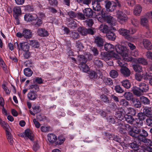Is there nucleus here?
Returning <instances> with one entry per match:
<instances>
[{"label": "nucleus", "mask_w": 152, "mask_h": 152, "mask_svg": "<svg viewBox=\"0 0 152 152\" xmlns=\"http://www.w3.org/2000/svg\"><path fill=\"white\" fill-rule=\"evenodd\" d=\"M67 14L71 18H75L77 16V14L72 11H70L67 12Z\"/></svg>", "instance_id": "obj_62"}, {"label": "nucleus", "mask_w": 152, "mask_h": 152, "mask_svg": "<svg viewBox=\"0 0 152 152\" xmlns=\"http://www.w3.org/2000/svg\"><path fill=\"white\" fill-rule=\"evenodd\" d=\"M124 117L127 123L132 124H135L134 122L136 120H134V118L131 115L125 114Z\"/></svg>", "instance_id": "obj_20"}, {"label": "nucleus", "mask_w": 152, "mask_h": 152, "mask_svg": "<svg viewBox=\"0 0 152 152\" xmlns=\"http://www.w3.org/2000/svg\"><path fill=\"white\" fill-rule=\"evenodd\" d=\"M48 140L51 143H54L57 140V137L54 134H49L48 135Z\"/></svg>", "instance_id": "obj_23"}, {"label": "nucleus", "mask_w": 152, "mask_h": 152, "mask_svg": "<svg viewBox=\"0 0 152 152\" xmlns=\"http://www.w3.org/2000/svg\"><path fill=\"white\" fill-rule=\"evenodd\" d=\"M120 110V112L118 111L115 114V117L118 119L120 120V123L118 125L119 126L118 127V129L121 132L124 133L125 130L124 129V126L123 124V122L121 121V120H122L124 118L123 113L121 112H122L123 109H121Z\"/></svg>", "instance_id": "obj_4"}, {"label": "nucleus", "mask_w": 152, "mask_h": 152, "mask_svg": "<svg viewBox=\"0 0 152 152\" xmlns=\"http://www.w3.org/2000/svg\"><path fill=\"white\" fill-rule=\"evenodd\" d=\"M137 62L140 64L144 65H146L148 64V62L147 60L143 58H140L136 59Z\"/></svg>", "instance_id": "obj_33"}, {"label": "nucleus", "mask_w": 152, "mask_h": 152, "mask_svg": "<svg viewBox=\"0 0 152 152\" xmlns=\"http://www.w3.org/2000/svg\"><path fill=\"white\" fill-rule=\"evenodd\" d=\"M125 98L128 100H132L133 98V95L132 94L129 92H126L124 94Z\"/></svg>", "instance_id": "obj_36"}, {"label": "nucleus", "mask_w": 152, "mask_h": 152, "mask_svg": "<svg viewBox=\"0 0 152 152\" xmlns=\"http://www.w3.org/2000/svg\"><path fill=\"white\" fill-rule=\"evenodd\" d=\"M83 12L84 15L88 17H92L93 15V11L90 8H86L83 10Z\"/></svg>", "instance_id": "obj_22"}, {"label": "nucleus", "mask_w": 152, "mask_h": 152, "mask_svg": "<svg viewBox=\"0 0 152 152\" xmlns=\"http://www.w3.org/2000/svg\"><path fill=\"white\" fill-rule=\"evenodd\" d=\"M143 45L144 47L148 50H151L152 48V45L151 42L147 39H144L142 41Z\"/></svg>", "instance_id": "obj_15"}, {"label": "nucleus", "mask_w": 152, "mask_h": 152, "mask_svg": "<svg viewBox=\"0 0 152 152\" xmlns=\"http://www.w3.org/2000/svg\"><path fill=\"white\" fill-rule=\"evenodd\" d=\"M106 21L107 22L110 24L111 25L114 26L116 24V21L115 18H114L111 16L108 15L105 18L104 21Z\"/></svg>", "instance_id": "obj_11"}, {"label": "nucleus", "mask_w": 152, "mask_h": 152, "mask_svg": "<svg viewBox=\"0 0 152 152\" xmlns=\"http://www.w3.org/2000/svg\"><path fill=\"white\" fill-rule=\"evenodd\" d=\"M95 66L97 68H101L102 67L103 64L102 61L99 59L95 60L94 61Z\"/></svg>", "instance_id": "obj_40"}, {"label": "nucleus", "mask_w": 152, "mask_h": 152, "mask_svg": "<svg viewBox=\"0 0 152 152\" xmlns=\"http://www.w3.org/2000/svg\"><path fill=\"white\" fill-rule=\"evenodd\" d=\"M88 57L87 56L88 54L86 55V57H85L84 56L81 55L78 56L77 58V61L79 63V64H78L80 65L82 64L86 63L87 61V58H86V57H88L89 60L91 59L92 57V55L90 53L88 54Z\"/></svg>", "instance_id": "obj_6"}, {"label": "nucleus", "mask_w": 152, "mask_h": 152, "mask_svg": "<svg viewBox=\"0 0 152 152\" xmlns=\"http://www.w3.org/2000/svg\"><path fill=\"white\" fill-rule=\"evenodd\" d=\"M94 39L95 43L97 46L100 47L103 46L104 40L101 37L98 36L96 37Z\"/></svg>", "instance_id": "obj_12"}, {"label": "nucleus", "mask_w": 152, "mask_h": 152, "mask_svg": "<svg viewBox=\"0 0 152 152\" xmlns=\"http://www.w3.org/2000/svg\"><path fill=\"white\" fill-rule=\"evenodd\" d=\"M146 122L147 125L152 126V115L151 117L146 119Z\"/></svg>", "instance_id": "obj_64"}, {"label": "nucleus", "mask_w": 152, "mask_h": 152, "mask_svg": "<svg viewBox=\"0 0 152 152\" xmlns=\"http://www.w3.org/2000/svg\"><path fill=\"white\" fill-rule=\"evenodd\" d=\"M125 113L126 114H130L134 115L136 113V110L132 107H129L125 110Z\"/></svg>", "instance_id": "obj_31"}, {"label": "nucleus", "mask_w": 152, "mask_h": 152, "mask_svg": "<svg viewBox=\"0 0 152 152\" xmlns=\"http://www.w3.org/2000/svg\"><path fill=\"white\" fill-rule=\"evenodd\" d=\"M132 103L134 106L137 108H139L141 107V104L140 101L137 99L134 98L132 99Z\"/></svg>", "instance_id": "obj_29"}, {"label": "nucleus", "mask_w": 152, "mask_h": 152, "mask_svg": "<svg viewBox=\"0 0 152 152\" xmlns=\"http://www.w3.org/2000/svg\"><path fill=\"white\" fill-rule=\"evenodd\" d=\"M42 24V21L41 19L35 16V19L32 22V25L35 27L40 26Z\"/></svg>", "instance_id": "obj_21"}, {"label": "nucleus", "mask_w": 152, "mask_h": 152, "mask_svg": "<svg viewBox=\"0 0 152 152\" xmlns=\"http://www.w3.org/2000/svg\"><path fill=\"white\" fill-rule=\"evenodd\" d=\"M139 140L144 142L145 145L148 146H152V141L150 139H146L145 137L140 136L139 137Z\"/></svg>", "instance_id": "obj_13"}, {"label": "nucleus", "mask_w": 152, "mask_h": 152, "mask_svg": "<svg viewBox=\"0 0 152 152\" xmlns=\"http://www.w3.org/2000/svg\"><path fill=\"white\" fill-rule=\"evenodd\" d=\"M100 14L102 16L101 19H99V20L101 22H103L105 20V18H106V17L108 15H107V13L104 9H102L101 12Z\"/></svg>", "instance_id": "obj_26"}, {"label": "nucleus", "mask_w": 152, "mask_h": 152, "mask_svg": "<svg viewBox=\"0 0 152 152\" xmlns=\"http://www.w3.org/2000/svg\"><path fill=\"white\" fill-rule=\"evenodd\" d=\"M115 48L116 52L122 56L124 61H131L133 60L132 57L129 56V50L126 47L120 45H117L115 46Z\"/></svg>", "instance_id": "obj_1"}, {"label": "nucleus", "mask_w": 152, "mask_h": 152, "mask_svg": "<svg viewBox=\"0 0 152 152\" xmlns=\"http://www.w3.org/2000/svg\"><path fill=\"white\" fill-rule=\"evenodd\" d=\"M23 36L26 38H30L31 37V34L30 30L25 29L23 31Z\"/></svg>", "instance_id": "obj_34"}, {"label": "nucleus", "mask_w": 152, "mask_h": 152, "mask_svg": "<svg viewBox=\"0 0 152 152\" xmlns=\"http://www.w3.org/2000/svg\"><path fill=\"white\" fill-rule=\"evenodd\" d=\"M89 76L91 79H95L97 78V75L96 73L94 71H91L89 72Z\"/></svg>", "instance_id": "obj_47"}, {"label": "nucleus", "mask_w": 152, "mask_h": 152, "mask_svg": "<svg viewBox=\"0 0 152 152\" xmlns=\"http://www.w3.org/2000/svg\"><path fill=\"white\" fill-rule=\"evenodd\" d=\"M0 65L2 67L3 70L5 71V72L6 73H7V66L3 60L1 62H0Z\"/></svg>", "instance_id": "obj_61"}, {"label": "nucleus", "mask_w": 152, "mask_h": 152, "mask_svg": "<svg viewBox=\"0 0 152 152\" xmlns=\"http://www.w3.org/2000/svg\"><path fill=\"white\" fill-rule=\"evenodd\" d=\"M80 65V69L84 72H86L89 70L88 66L86 64V63L82 64Z\"/></svg>", "instance_id": "obj_37"}, {"label": "nucleus", "mask_w": 152, "mask_h": 152, "mask_svg": "<svg viewBox=\"0 0 152 152\" xmlns=\"http://www.w3.org/2000/svg\"><path fill=\"white\" fill-rule=\"evenodd\" d=\"M10 129L6 130V134L8 140L10 144L12 145L14 144V142L13 139L12 137L11 134L10 132Z\"/></svg>", "instance_id": "obj_17"}, {"label": "nucleus", "mask_w": 152, "mask_h": 152, "mask_svg": "<svg viewBox=\"0 0 152 152\" xmlns=\"http://www.w3.org/2000/svg\"><path fill=\"white\" fill-rule=\"evenodd\" d=\"M116 17L118 21L121 23L126 22L128 19L127 15L124 14L121 11L118 10L117 12Z\"/></svg>", "instance_id": "obj_5"}, {"label": "nucleus", "mask_w": 152, "mask_h": 152, "mask_svg": "<svg viewBox=\"0 0 152 152\" xmlns=\"http://www.w3.org/2000/svg\"><path fill=\"white\" fill-rule=\"evenodd\" d=\"M50 129V127L49 126H42L41 127V131L43 132H48Z\"/></svg>", "instance_id": "obj_63"}, {"label": "nucleus", "mask_w": 152, "mask_h": 152, "mask_svg": "<svg viewBox=\"0 0 152 152\" xmlns=\"http://www.w3.org/2000/svg\"><path fill=\"white\" fill-rule=\"evenodd\" d=\"M140 129V135L138 136L137 138L139 140V137L140 136H141L142 137H146L148 135V134L147 132L145 130L143 129H141H141Z\"/></svg>", "instance_id": "obj_48"}, {"label": "nucleus", "mask_w": 152, "mask_h": 152, "mask_svg": "<svg viewBox=\"0 0 152 152\" xmlns=\"http://www.w3.org/2000/svg\"><path fill=\"white\" fill-rule=\"evenodd\" d=\"M37 33L38 35L41 37L48 36L49 34L48 31L45 29L39 28L37 30Z\"/></svg>", "instance_id": "obj_19"}, {"label": "nucleus", "mask_w": 152, "mask_h": 152, "mask_svg": "<svg viewBox=\"0 0 152 152\" xmlns=\"http://www.w3.org/2000/svg\"><path fill=\"white\" fill-rule=\"evenodd\" d=\"M100 30L103 33H107L108 32L109 28L107 25L102 24L99 27Z\"/></svg>", "instance_id": "obj_30"}, {"label": "nucleus", "mask_w": 152, "mask_h": 152, "mask_svg": "<svg viewBox=\"0 0 152 152\" xmlns=\"http://www.w3.org/2000/svg\"><path fill=\"white\" fill-rule=\"evenodd\" d=\"M13 12L17 15L20 14L21 11L20 7L19 6L15 7L13 9Z\"/></svg>", "instance_id": "obj_53"}, {"label": "nucleus", "mask_w": 152, "mask_h": 152, "mask_svg": "<svg viewBox=\"0 0 152 152\" xmlns=\"http://www.w3.org/2000/svg\"><path fill=\"white\" fill-rule=\"evenodd\" d=\"M0 125L5 129V131L10 128L8 124L2 121L1 118H0Z\"/></svg>", "instance_id": "obj_41"}, {"label": "nucleus", "mask_w": 152, "mask_h": 152, "mask_svg": "<svg viewBox=\"0 0 152 152\" xmlns=\"http://www.w3.org/2000/svg\"><path fill=\"white\" fill-rule=\"evenodd\" d=\"M133 68L134 70L138 72H141L142 71V67L138 65L135 64L133 66Z\"/></svg>", "instance_id": "obj_49"}, {"label": "nucleus", "mask_w": 152, "mask_h": 152, "mask_svg": "<svg viewBox=\"0 0 152 152\" xmlns=\"http://www.w3.org/2000/svg\"><path fill=\"white\" fill-rule=\"evenodd\" d=\"M114 48V47L113 45L109 43H106L104 45V48L105 50L110 53V54L107 55V56H109L110 55H111L113 57L118 59L119 58V55L113 52Z\"/></svg>", "instance_id": "obj_3"}, {"label": "nucleus", "mask_w": 152, "mask_h": 152, "mask_svg": "<svg viewBox=\"0 0 152 152\" xmlns=\"http://www.w3.org/2000/svg\"><path fill=\"white\" fill-rule=\"evenodd\" d=\"M132 91L134 94L137 96H140L143 94V92L140 90L139 87V88L136 87H134Z\"/></svg>", "instance_id": "obj_32"}, {"label": "nucleus", "mask_w": 152, "mask_h": 152, "mask_svg": "<svg viewBox=\"0 0 152 152\" xmlns=\"http://www.w3.org/2000/svg\"><path fill=\"white\" fill-rule=\"evenodd\" d=\"M140 99L141 103L144 105H149L151 103L150 100L148 98L143 96H140Z\"/></svg>", "instance_id": "obj_25"}, {"label": "nucleus", "mask_w": 152, "mask_h": 152, "mask_svg": "<svg viewBox=\"0 0 152 152\" xmlns=\"http://www.w3.org/2000/svg\"><path fill=\"white\" fill-rule=\"evenodd\" d=\"M35 15L34 14H26L24 15V18L25 21L32 23L35 19Z\"/></svg>", "instance_id": "obj_10"}, {"label": "nucleus", "mask_w": 152, "mask_h": 152, "mask_svg": "<svg viewBox=\"0 0 152 152\" xmlns=\"http://www.w3.org/2000/svg\"><path fill=\"white\" fill-rule=\"evenodd\" d=\"M20 45L19 50H21L25 52H27L28 51L29 47L28 44L27 42H20Z\"/></svg>", "instance_id": "obj_16"}, {"label": "nucleus", "mask_w": 152, "mask_h": 152, "mask_svg": "<svg viewBox=\"0 0 152 152\" xmlns=\"http://www.w3.org/2000/svg\"><path fill=\"white\" fill-rule=\"evenodd\" d=\"M139 89L142 92H146L148 90V86L147 84L144 83H141L139 84Z\"/></svg>", "instance_id": "obj_24"}, {"label": "nucleus", "mask_w": 152, "mask_h": 152, "mask_svg": "<svg viewBox=\"0 0 152 152\" xmlns=\"http://www.w3.org/2000/svg\"><path fill=\"white\" fill-rule=\"evenodd\" d=\"M132 24L135 26H137L139 23V20L136 18H133L131 20Z\"/></svg>", "instance_id": "obj_58"}, {"label": "nucleus", "mask_w": 152, "mask_h": 152, "mask_svg": "<svg viewBox=\"0 0 152 152\" xmlns=\"http://www.w3.org/2000/svg\"><path fill=\"white\" fill-rule=\"evenodd\" d=\"M121 73L125 77L129 76L131 73L130 70L126 67H123L121 68Z\"/></svg>", "instance_id": "obj_18"}, {"label": "nucleus", "mask_w": 152, "mask_h": 152, "mask_svg": "<svg viewBox=\"0 0 152 152\" xmlns=\"http://www.w3.org/2000/svg\"><path fill=\"white\" fill-rule=\"evenodd\" d=\"M143 79L145 80H150L152 78V73L144 72L143 74Z\"/></svg>", "instance_id": "obj_44"}, {"label": "nucleus", "mask_w": 152, "mask_h": 152, "mask_svg": "<svg viewBox=\"0 0 152 152\" xmlns=\"http://www.w3.org/2000/svg\"><path fill=\"white\" fill-rule=\"evenodd\" d=\"M135 78L136 80L140 81L142 78H143V75L141 73H137L135 75Z\"/></svg>", "instance_id": "obj_59"}, {"label": "nucleus", "mask_w": 152, "mask_h": 152, "mask_svg": "<svg viewBox=\"0 0 152 152\" xmlns=\"http://www.w3.org/2000/svg\"><path fill=\"white\" fill-rule=\"evenodd\" d=\"M24 73L26 76L29 77L32 75L33 72L30 69L26 68L24 69Z\"/></svg>", "instance_id": "obj_38"}, {"label": "nucleus", "mask_w": 152, "mask_h": 152, "mask_svg": "<svg viewBox=\"0 0 152 152\" xmlns=\"http://www.w3.org/2000/svg\"><path fill=\"white\" fill-rule=\"evenodd\" d=\"M24 137L25 139L28 138L32 141L34 140V135L32 132L28 129L25 131Z\"/></svg>", "instance_id": "obj_8"}, {"label": "nucleus", "mask_w": 152, "mask_h": 152, "mask_svg": "<svg viewBox=\"0 0 152 152\" xmlns=\"http://www.w3.org/2000/svg\"><path fill=\"white\" fill-rule=\"evenodd\" d=\"M100 98L101 100L104 102L107 103L108 102H109V99L107 96L105 95L102 94L101 95Z\"/></svg>", "instance_id": "obj_60"}, {"label": "nucleus", "mask_w": 152, "mask_h": 152, "mask_svg": "<svg viewBox=\"0 0 152 152\" xmlns=\"http://www.w3.org/2000/svg\"><path fill=\"white\" fill-rule=\"evenodd\" d=\"M122 85L125 88H129L131 86L130 83L129 81L127 80H125L121 82Z\"/></svg>", "instance_id": "obj_43"}, {"label": "nucleus", "mask_w": 152, "mask_h": 152, "mask_svg": "<svg viewBox=\"0 0 152 152\" xmlns=\"http://www.w3.org/2000/svg\"><path fill=\"white\" fill-rule=\"evenodd\" d=\"M28 97L30 100H34L37 97V95L34 91H31L28 94Z\"/></svg>", "instance_id": "obj_28"}, {"label": "nucleus", "mask_w": 152, "mask_h": 152, "mask_svg": "<svg viewBox=\"0 0 152 152\" xmlns=\"http://www.w3.org/2000/svg\"><path fill=\"white\" fill-rule=\"evenodd\" d=\"M148 14L150 15L149 13H147L146 16L143 17L141 18L140 23L142 26L148 28V19L150 18L149 17Z\"/></svg>", "instance_id": "obj_7"}, {"label": "nucleus", "mask_w": 152, "mask_h": 152, "mask_svg": "<svg viewBox=\"0 0 152 152\" xmlns=\"http://www.w3.org/2000/svg\"><path fill=\"white\" fill-rule=\"evenodd\" d=\"M103 80L104 83L107 85H110L113 84V81L110 78H105Z\"/></svg>", "instance_id": "obj_56"}, {"label": "nucleus", "mask_w": 152, "mask_h": 152, "mask_svg": "<svg viewBox=\"0 0 152 152\" xmlns=\"http://www.w3.org/2000/svg\"><path fill=\"white\" fill-rule=\"evenodd\" d=\"M111 77L113 78L117 77L118 76V73L117 71L113 69L111 70L110 73Z\"/></svg>", "instance_id": "obj_45"}, {"label": "nucleus", "mask_w": 152, "mask_h": 152, "mask_svg": "<svg viewBox=\"0 0 152 152\" xmlns=\"http://www.w3.org/2000/svg\"><path fill=\"white\" fill-rule=\"evenodd\" d=\"M30 45L34 48H37L39 47V42L35 40H31L30 41Z\"/></svg>", "instance_id": "obj_42"}, {"label": "nucleus", "mask_w": 152, "mask_h": 152, "mask_svg": "<svg viewBox=\"0 0 152 152\" xmlns=\"http://www.w3.org/2000/svg\"><path fill=\"white\" fill-rule=\"evenodd\" d=\"M116 4L115 3H113L111 6L106 8L107 11L109 12H112L115 9Z\"/></svg>", "instance_id": "obj_55"}, {"label": "nucleus", "mask_w": 152, "mask_h": 152, "mask_svg": "<svg viewBox=\"0 0 152 152\" xmlns=\"http://www.w3.org/2000/svg\"><path fill=\"white\" fill-rule=\"evenodd\" d=\"M68 26L71 28L75 29L77 27L76 23L75 20H72L68 24Z\"/></svg>", "instance_id": "obj_50"}, {"label": "nucleus", "mask_w": 152, "mask_h": 152, "mask_svg": "<svg viewBox=\"0 0 152 152\" xmlns=\"http://www.w3.org/2000/svg\"><path fill=\"white\" fill-rule=\"evenodd\" d=\"M114 89L117 93H122L124 92V90L119 85L116 86L114 88Z\"/></svg>", "instance_id": "obj_52"}, {"label": "nucleus", "mask_w": 152, "mask_h": 152, "mask_svg": "<svg viewBox=\"0 0 152 152\" xmlns=\"http://www.w3.org/2000/svg\"><path fill=\"white\" fill-rule=\"evenodd\" d=\"M129 146L132 148L134 150L137 151L138 150L139 145L135 142L131 143L129 144Z\"/></svg>", "instance_id": "obj_54"}, {"label": "nucleus", "mask_w": 152, "mask_h": 152, "mask_svg": "<svg viewBox=\"0 0 152 152\" xmlns=\"http://www.w3.org/2000/svg\"><path fill=\"white\" fill-rule=\"evenodd\" d=\"M106 36L107 38L109 40H114L115 39V35L113 32H108L107 33Z\"/></svg>", "instance_id": "obj_35"}, {"label": "nucleus", "mask_w": 152, "mask_h": 152, "mask_svg": "<svg viewBox=\"0 0 152 152\" xmlns=\"http://www.w3.org/2000/svg\"><path fill=\"white\" fill-rule=\"evenodd\" d=\"M76 47L77 50V51H80L82 50L84 47L83 44L79 41L77 42L76 44Z\"/></svg>", "instance_id": "obj_51"}, {"label": "nucleus", "mask_w": 152, "mask_h": 152, "mask_svg": "<svg viewBox=\"0 0 152 152\" xmlns=\"http://www.w3.org/2000/svg\"><path fill=\"white\" fill-rule=\"evenodd\" d=\"M151 111L152 110L151 108H144L143 111L144 113L148 117H151Z\"/></svg>", "instance_id": "obj_39"}, {"label": "nucleus", "mask_w": 152, "mask_h": 152, "mask_svg": "<svg viewBox=\"0 0 152 152\" xmlns=\"http://www.w3.org/2000/svg\"><path fill=\"white\" fill-rule=\"evenodd\" d=\"M92 5L93 10L96 11L100 10L101 6L98 2L96 1H94L92 2Z\"/></svg>", "instance_id": "obj_27"}, {"label": "nucleus", "mask_w": 152, "mask_h": 152, "mask_svg": "<svg viewBox=\"0 0 152 152\" xmlns=\"http://www.w3.org/2000/svg\"><path fill=\"white\" fill-rule=\"evenodd\" d=\"M65 140V138L62 136H60L58 137V141L57 143L58 145H61L63 143Z\"/></svg>", "instance_id": "obj_57"}, {"label": "nucleus", "mask_w": 152, "mask_h": 152, "mask_svg": "<svg viewBox=\"0 0 152 152\" xmlns=\"http://www.w3.org/2000/svg\"><path fill=\"white\" fill-rule=\"evenodd\" d=\"M125 128L129 131V134L132 136L135 137L137 139L138 136H137V134L140 132V129L136 127L135 126H130L129 124H126L124 126Z\"/></svg>", "instance_id": "obj_2"}, {"label": "nucleus", "mask_w": 152, "mask_h": 152, "mask_svg": "<svg viewBox=\"0 0 152 152\" xmlns=\"http://www.w3.org/2000/svg\"><path fill=\"white\" fill-rule=\"evenodd\" d=\"M118 32L121 35L124 36L126 38L129 39L130 34L129 30L123 28H121L119 29Z\"/></svg>", "instance_id": "obj_9"}, {"label": "nucleus", "mask_w": 152, "mask_h": 152, "mask_svg": "<svg viewBox=\"0 0 152 152\" xmlns=\"http://www.w3.org/2000/svg\"><path fill=\"white\" fill-rule=\"evenodd\" d=\"M142 10V6L140 4H136L134 8V14L136 16H139L140 15Z\"/></svg>", "instance_id": "obj_14"}, {"label": "nucleus", "mask_w": 152, "mask_h": 152, "mask_svg": "<svg viewBox=\"0 0 152 152\" xmlns=\"http://www.w3.org/2000/svg\"><path fill=\"white\" fill-rule=\"evenodd\" d=\"M78 31L83 35H85L88 33L87 29L83 27H80L78 28Z\"/></svg>", "instance_id": "obj_46"}]
</instances>
